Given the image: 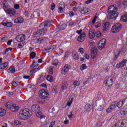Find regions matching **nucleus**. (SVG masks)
<instances>
[{
	"label": "nucleus",
	"mask_w": 127,
	"mask_h": 127,
	"mask_svg": "<svg viewBox=\"0 0 127 127\" xmlns=\"http://www.w3.org/2000/svg\"><path fill=\"white\" fill-rule=\"evenodd\" d=\"M118 8L114 5H111L109 7L108 12L109 13L107 18L108 19H117L119 15V12H117Z\"/></svg>",
	"instance_id": "1"
},
{
	"label": "nucleus",
	"mask_w": 127,
	"mask_h": 127,
	"mask_svg": "<svg viewBox=\"0 0 127 127\" xmlns=\"http://www.w3.org/2000/svg\"><path fill=\"white\" fill-rule=\"evenodd\" d=\"M31 116H32V112L28 108H25L20 111L19 114V119L25 121V120L29 119Z\"/></svg>",
	"instance_id": "2"
},
{
	"label": "nucleus",
	"mask_w": 127,
	"mask_h": 127,
	"mask_svg": "<svg viewBox=\"0 0 127 127\" xmlns=\"http://www.w3.org/2000/svg\"><path fill=\"white\" fill-rule=\"evenodd\" d=\"M5 107L7 109L10 110L11 112L15 113L18 111V107L16 106L15 104H13L12 102H8L5 104Z\"/></svg>",
	"instance_id": "3"
},
{
	"label": "nucleus",
	"mask_w": 127,
	"mask_h": 127,
	"mask_svg": "<svg viewBox=\"0 0 127 127\" xmlns=\"http://www.w3.org/2000/svg\"><path fill=\"white\" fill-rule=\"evenodd\" d=\"M52 22V20H47L44 22L42 23L40 25L39 27L41 28L42 26H44L43 29H44V32H47V27H50V24Z\"/></svg>",
	"instance_id": "4"
},
{
	"label": "nucleus",
	"mask_w": 127,
	"mask_h": 127,
	"mask_svg": "<svg viewBox=\"0 0 127 127\" xmlns=\"http://www.w3.org/2000/svg\"><path fill=\"white\" fill-rule=\"evenodd\" d=\"M122 24L121 23L115 24L111 28V32H112V33H117V32H119L122 29Z\"/></svg>",
	"instance_id": "5"
},
{
	"label": "nucleus",
	"mask_w": 127,
	"mask_h": 127,
	"mask_svg": "<svg viewBox=\"0 0 127 127\" xmlns=\"http://www.w3.org/2000/svg\"><path fill=\"white\" fill-rule=\"evenodd\" d=\"M107 42V41L106 40V39H101L98 43V48L100 50H102L103 48H105V46H106V43Z\"/></svg>",
	"instance_id": "6"
},
{
	"label": "nucleus",
	"mask_w": 127,
	"mask_h": 127,
	"mask_svg": "<svg viewBox=\"0 0 127 127\" xmlns=\"http://www.w3.org/2000/svg\"><path fill=\"white\" fill-rule=\"evenodd\" d=\"M16 40L18 42H22L25 40V35L21 34L16 37Z\"/></svg>",
	"instance_id": "7"
},
{
	"label": "nucleus",
	"mask_w": 127,
	"mask_h": 127,
	"mask_svg": "<svg viewBox=\"0 0 127 127\" xmlns=\"http://www.w3.org/2000/svg\"><path fill=\"white\" fill-rule=\"evenodd\" d=\"M44 30L42 28L39 30H38L36 33H34L33 34V36L34 37H37V36H40V35H44Z\"/></svg>",
	"instance_id": "8"
},
{
	"label": "nucleus",
	"mask_w": 127,
	"mask_h": 127,
	"mask_svg": "<svg viewBox=\"0 0 127 127\" xmlns=\"http://www.w3.org/2000/svg\"><path fill=\"white\" fill-rule=\"evenodd\" d=\"M48 95V93L46 92L45 90H42L41 92H40V94L39 95V97L40 98H42V99L45 100V99H47Z\"/></svg>",
	"instance_id": "9"
},
{
	"label": "nucleus",
	"mask_w": 127,
	"mask_h": 127,
	"mask_svg": "<svg viewBox=\"0 0 127 127\" xmlns=\"http://www.w3.org/2000/svg\"><path fill=\"white\" fill-rule=\"evenodd\" d=\"M71 68V66L70 65L66 64L62 69L61 71L62 74L63 75H65L66 73L69 71V69Z\"/></svg>",
	"instance_id": "10"
},
{
	"label": "nucleus",
	"mask_w": 127,
	"mask_h": 127,
	"mask_svg": "<svg viewBox=\"0 0 127 127\" xmlns=\"http://www.w3.org/2000/svg\"><path fill=\"white\" fill-rule=\"evenodd\" d=\"M65 6H66V4L65 3L62 2L59 4V9L58 10V12L60 13H62L63 12V9L65 8Z\"/></svg>",
	"instance_id": "11"
},
{
	"label": "nucleus",
	"mask_w": 127,
	"mask_h": 127,
	"mask_svg": "<svg viewBox=\"0 0 127 127\" xmlns=\"http://www.w3.org/2000/svg\"><path fill=\"white\" fill-rule=\"evenodd\" d=\"M5 11L8 14H9L10 16H12V15H14V14H15V11H14V9L10 8V7Z\"/></svg>",
	"instance_id": "12"
},
{
	"label": "nucleus",
	"mask_w": 127,
	"mask_h": 127,
	"mask_svg": "<svg viewBox=\"0 0 127 127\" xmlns=\"http://www.w3.org/2000/svg\"><path fill=\"white\" fill-rule=\"evenodd\" d=\"M31 110L34 113H37L40 111V106L37 105H34L32 106Z\"/></svg>",
	"instance_id": "13"
},
{
	"label": "nucleus",
	"mask_w": 127,
	"mask_h": 127,
	"mask_svg": "<svg viewBox=\"0 0 127 127\" xmlns=\"http://www.w3.org/2000/svg\"><path fill=\"white\" fill-rule=\"evenodd\" d=\"M96 109L99 112L104 110V105L102 102H98L96 103Z\"/></svg>",
	"instance_id": "14"
},
{
	"label": "nucleus",
	"mask_w": 127,
	"mask_h": 127,
	"mask_svg": "<svg viewBox=\"0 0 127 127\" xmlns=\"http://www.w3.org/2000/svg\"><path fill=\"white\" fill-rule=\"evenodd\" d=\"M66 27H67L66 24H63L61 26L59 25L57 26L56 30L57 32H58V31H60V30H64V29H66Z\"/></svg>",
	"instance_id": "15"
},
{
	"label": "nucleus",
	"mask_w": 127,
	"mask_h": 127,
	"mask_svg": "<svg viewBox=\"0 0 127 127\" xmlns=\"http://www.w3.org/2000/svg\"><path fill=\"white\" fill-rule=\"evenodd\" d=\"M106 85L107 87H112L113 86V77H109L108 78L106 82Z\"/></svg>",
	"instance_id": "16"
},
{
	"label": "nucleus",
	"mask_w": 127,
	"mask_h": 127,
	"mask_svg": "<svg viewBox=\"0 0 127 127\" xmlns=\"http://www.w3.org/2000/svg\"><path fill=\"white\" fill-rule=\"evenodd\" d=\"M46 75H44V73H42L41 74L40 76L39 77L38 79L37 80L38 82H39V83H42V82H44V81H45V79Z\"/></svg>",
	"instance_id": "17"
},
{
	"label": "nucleus",
	"mask_w": 127,
	"mask_h": 127,
	"mask_svg": "<svg viewBox=\"0 0 127 127\" xmlns=\"http://www.w3.org/2000/svg\"><path fill=\"white\" fill-rule=\"evenodd\" d=\"M85 37L86 34L85 33H83L77 38V40L78 41H79V42H83L84 40H85Z\"/></svg>",
	"instance_id": "18"
},
{
	"label": "nucleus",
	"mask_w": 127,
	"mask_h": 127,
	"mask_svg": "<svg viewBox=\"0 0 127 127\" xmlns=\"http://www.w3.org/2000/svg\"><path fill=\"white\" fill-rule=\"evenodd\" d=\"M2 4H3V8L4 9V10H6L7 9H8L9 8H10V7L9 6V5H8V3H7V1H6V0H4L2 2Z\"/></svg>",
	"instance_id": "19"
},
{
	"label": "nucleus",
	"mask_w": 127,
	"mask_h": 127,
	"mask_svg": "<svg viewBox=\"0 0 127 127\" xmlns=\"http://www.w3.org/2000/svg\"><path fill=\"white\" fill-rule=\"evenodd\" d=\"M85 111H86V112H88L89 113V112H91V111L93 110V106L90 104H86L85 105Z\"/></svg>",
	"instance_id": "20"
},
{
	"label": "nucleus",
	"mask_w": 127,
	"mask_h": 127,
	"mask_svg": "<svg viewBox=\"0 0 127 127\" xmlns=\"http://www.w3.org/2000/svg\"><path fill=\"white\" fill-rule=\"evenodd\" d=\"M56 47H57V45H51L48 49H46L45 50L47 52H51V51L55 49Z\"/></svg>",
	"instance_id": "21"
},
{
	"label": "nucleus",
	"mask_w": 127,
	"mask_h": 127,
	"mask_svg": "<svg viewBox=\"0 0 127 127\" xmlns=\"http://www.w3.org/2000/svg\"><path fill=\"white\" fill-rule=\"evenodd\" d=\"M8 73L9 74H13L15 73V67L14 66H11L7 69Z\"/></svg>",
	"instance_id": "22"
},
{
	"label": "nucleus",
	"mask_w": 127,
	"mask_h": 127,
	"mask_svg": "<svg viewBox=\"0 0 127 127\" xmlns=\"http://www.w3.org/2000/svg\"><path fill=\"white\" fill-rule=\"evenodd\" d=\"M67 88H68V83H67V81H64L62 85V89L64 90H66Z\"/></svg>",
	"instance_id": "23"
},
{
	"label": "nucleus",
	"mask_w": 127,
	"mask_h": 127,
	"mask_svg": "<svg viewBox=\"0 0 127 127\" xmlns=\"http://www.w3.org/2000/svg\"><path fill=\"white\" fill-rule=\"evenodd\" d=\"M1 24L4 26H6L7 27H11V26H12V23L10 22H2Z\"/></svg>",
	"instance_id": "24"
},
{
	"label": "nucleus",
	"mask_w": 127,
	"mask_h": 127,
	"mask_svg": "<svg viewBox=\"0 0 127 127\" xmlns=\"http://www.w3.org/2000/svg\"><path fill=\"white\" fill-rule=\"evenodd\" d=\"M110 26V23L107 22L104 23V26H103V31H106L108 30V29L109 28V27Z\"/></svg>",
	"instance_id": "25"
},
{
	"label": "nucleus",
	"mask_w": 127,
	"mask_h": 127,
	"mask_svg": "<svg viewBox=\"0 0 127 127\" xmlns=\"http://www.w3.org/2000/svg\"><path fill=\"white\" fill-rule=\"evenodd\" d=\"M8 65V63L7 62H5L3 64H0V69L1 70H3L5 68H6L7 67V65Z\"/></svg>",
	"instance_id": "26"
},
{
	"label": "nucleus",
	"mask_w": 127,
	"mask_h": 127,
	"mask_svg": "<svg viewBox=\"0 0 127 127\" xmlns=\"http://www.w3.org/2000/svg\"><path fill=\"white\" fill-rule=\"evenodd\" d=\"M6 114V111L2 108H0V117H3Z\"/></svg>",
	"instance_id": "27"
},
{
	"label": "nucleus",
	"mask_w": 127,
	"mask_h": 127,
	"mask_svg": "<svg viewBox=\"0 0 127 127\" xmlns=\"http://www.w3.org/2000/svg\"><path fill=\"white\" fill-rule=\"evenodd\" d=\"M95 35H96V34L94 32L89 31V36L90 38H91V39H93V38H94Z\"/></svg>",
	"instance_id": "28"
},
{
	"label": "nucleus",
	"mask_w": 127,
	"mask_h": 127,
	"mask_svg": "<svg viewBox=\"0 0 127 127\" xmlns=\"http://www.w3.org/2000/svg\"><path fill=\"white\" fill-rule=\"evenodd\" d=\"M47 80L49 81V82H53L54 81V79L53 78V76H52L51 74L48 75L47 77Z\"/></svg>",
	"instance_id": "29"
},
{
	"label": "nucleus",
	"mask_w": 127,
	"mask_h": 127,
	"mask_svg": "<svg viewBox=\"0 0 127 127\" xmlns=\"http://www.w3.org/2000/svg\"><path fill=\"white\" fill-rule=\"evenodd\" d=\"M37 103H39V104H43L45 102V100L41 97H40L37 98Z\"/></svg>",
	"instance_id": "30"
},
{
	"label": "nucleus",
	"mask_w": 127,
	"mask_h": 127,
	"mask_svg": "<svg viewBox=\"0 0 127 127\" xmlns=\"http://www.w3.org/2000/svg\"><path fill=\"white\" fill-rule=\"evenodd\" d=\"M121 20L123 22H127V14L124 16H122L121 18Z\"/></svg>",
	"instance_id": "31"
},
{
	"label": "nucleus",
	"mask_w": 127,
	"mask_h": 127,
	"mask_svg": "<svg viewBox=\"0 0 127 127\" xmlns=\"http://www.w3.org/2000/svg\"><path fill=\"white\" fill-rule=\"evenodd\" d=\"M110 107L113 108V110H114V109H116V108H117V107H118L117 102L115 101V102H112V104L110 105Z\"/></svg>",
	"instance_id": "32"
},
{
	"label": "nucleus",
	"mask_w": 127,
	"mask_h": 127,
	"mask_svg": "<svg viewBox=\"0 0 127 127\" xmlns=\"http://www.w3.org/2000/svg\"><path fill=\"white\" fill-rule=\"evenodd\" d=\"M36 57V53L34 52H32L30 54V58L31 59H34V58H35Z\"/></svg>",
	"instance_id": "33"
},
{
	"label": "nucleus",
	"mask_w": 127,
	"mask_h": 127,
	"mask_svg": "<svg viewBox=\"0 0 127 127\" xmlns=\"http://www.w3.org/2000/svg\"><path fill=\"white\" fill-rule=\"evenodd\" d=\"M123 106H124V103L122 102V101L117 102V107L119 109H121L122 108Z\"/></svg>",
	"instance_id": "34"
},
{
	"label": "nucleus",
	"mask_w": 127,
	"mask_h": 127,
	"mask_svg": "<svg viewBox=\"0 0 127 127\" xmlns=\"http://www.w3.org/2000/svg\"><path fill=\"white\" fill-rule=\"evenodd\" d=\"M120 52L121 51H116V53H115V58L114 59L115 61H117V60H118V57H119V55H120Z\"/></svg>",
	"instance_id": "35"
},
{
	"label": "nucleus",
	"mask_w": 127,
	"mask_h": 127,
	"mask_svg": "<svg viewBox=\"0 0 127 127\" xmlns=\"http://www.w3.org/2000/svg\"><path fill=\"white\" fill-rule=\"evenodd\" d=\"M113 110V108L110 106L106 110V112L108 113V114H109V113H112Z\"/></svg>",
	"instance_id": "36"
},
{
	"label": "nucleus",
	"mask_w": 127,
	"mask_h": 127,
	"mask_svg": "<svg viewBox=\"0 0 127 127\" xmlns=\"http://www.w3.org/2000/svg\"><path fill=\"white\" fill-rule=\"evenodd\" d=\"M72 102H73V98H69V101L67 103V105L68 106V107H70V106H71V104H72Z\"/></svg>",
	"instance_id": "37"
},
{
	"label": "nucleus",
	"mask_w": 127,
	"mask_h": 127,
	"mask_svg": "<svg viewBox=\"0 0 127 127\" xmlns=\"http://www.w3.org/2000/svg\"><path fill=\"white\" fill-rule=\"evenodd\" d=\"M85 69H87V66L86 65V64H82L80 66V70L83 71V70H85Z\"/></svg>",
	"instance_id": "38"
},
{
	"label": "nucleus",
	"mask_w": 127,
	"mask_h": 127,
	"mask_svg": "<svg viewBox=\"0 0 127 127\" xmlns=\"http://www.w3.org/2000/svg\"><path fill=\"white\" fill-rule=\"evenodd\" d=\"M20 125H21V123L20 122H19V121H17V120H15L14 121V125L16 126H20Z\"/></svg>",
	"instance_id": "39"
},
{
	"label": "nucleus",
	"mask_w": 127,
	"mask_h": 127,
	"mask_svg": "<svg viewBox=\"0 0 127 127\" xmlns=\"http://www.w3.org/2000/svg\"><path fill=\"white\" fill-rule=\"evenodd\" d=\"M91 53L97 54L98 53V50H97L96 48H93L91 50Z\"/></svg>",
	"instance_id": "40"
},
{
	"label": "nucleus",
	"mask_w": 127,
	"mask_h": 127,
	"mask_svg": "<svg viewBox=\"0 0 127 127\" xmlns=\"http://www.w3.org/2000/svg\"><path fill=\"white\" fill-rule=\"evenodd\" d=\"M16 20H17L18 23H22V22L23 21V18H18L16 19Z\"/></svg>",
	"instance_id": "41"
},
{
	"label": "nucleus",
	"mask_w": 127,
	"mask_h": 127,
	"mask_svg": "<svg viewBox=\"0 0 127 127\" xmlns=\"http://www.w3.org/2000/svg\"><path fill=\"white\" fill-rule=\"evenodd\" d=\"M36 113H37L36 114V117H37V118H40V117L42 114V112H40V111H39V112H36Z\"/></svg>",
	"instance_id": "42"
},
{
	"label": "nucleus",
	"mask_w": 127,
	"mask_h": 127,
	"mask_svg": "<svg viewBox=\"0 0 127 127\" xmlns=\"http://www.w3.org/2000/svg\"><path fill=\"white\" fill-rule=\"evenodd\" d=\"M74 86H79L80 85V82L77 80H75L73 83Z\"/></svg>",
	"instance_id": "43"
},
{
	"label": "nucleus",
	"mask_w": 127,
	"mask_h": 127,
	"mask_svg": "<svg viewBox=\"0 0 127 127\" xmlns=\"http://www.w3.org/2000/svg\"><path fill=\"white\" fill-rule=\"evenodd\" d=\"M58 64V60H56L54 62L52 63V65L54 66H57Z\"/></svg>",
	"instance_id": "44"
},
{
	"label": "nucleus",
	"mask_w": 127,
	"mask_h": 127,
	"mask_svg": "<svg viewBox=\"0 0 127 127\" xmlns=\"http://www.w3.org/2000/svg\"><path fill=\"white\" fill-rule=\"evenodd\" d=\"M73 57L75 60H78V59H79V56L77 54H73Z\"/></svg>",
	"instance_id": "45"
},
{
	"label": "nucleus",
	"mask_w": 127,
	"mask_h": 127,
	"mask_svg": "<svg viewBox=\"0 0 127 127\" xmlns=\"http://www.w3.org/2000/svg\"><path fill=\"white\" fill-rule=\"evenodd\" d=\"M39 70V67L38 68H36L35 66H34L33 68V69H32V72L33 73H35V72L37 71L36 70Z\"/></svg>",
	"instance_id": "46"
},
{
	"label": "nucleus",
	"mask_w": 127,
	"mask_h": 127,
	"mask_svg": "<svg viewBox=\"0 0 127 127\" xmlns=\"http://www.w3.org/2000/svg\"><path fill=\"white\" fill-rule=\"evenodd\" d=\"M69 114H70L67 115V117H68L69 120H71V119H72V117H73V114H72V112H69Z\"/></svg>",
	"instance_id": "47"
},
{
	"label": "nucleus",
	"mask_w": 127,
	"mask_h": 127,
	"mask_svg": "<svg viewBox=\"0 0 127 127\" xmlns=\"http://www.w3.org/2000/svg\"><path fill=\"white\" fill-rule=\"evenodd\" d=\"M97 57V54L91 53V58L93 59H95Z\"/></svg>",
	"instance_id": "48"
},
{
	"label": "nucleus",
	"mask_w": 127,
	"mask_h": 127,
	"mask_svg": "<svg viewBox=\"0 0 127 127\" xmlns=\"http://www.w3.org/2000/svg\"><path fill=\"white\" fill-rule=\"evenodd\" d=\"M27 73L28 74H30V75H32V74H33L32 72V69H31V68L27 70Z\"/></svg>",
	"instance_id": "49"
},
{
	"label": "nucleus",
	"mask_w": 127,
	"mask_h": 127,
	"mask_svg": "<svg viewBox=\"0 0 127 127\" xmlns=\"http://www.w3.org/2000/svg\"><path fill=\"white\" fill-rule=\"evenodd\" d=\"M12 85L14 87H17V82L14 81L11 83Z\"/></svg>",
	"instance_id": "50"
},
{
	"label": "nucleus",
	"mask_w": 127,
	"mask_h": 127,
	"mask_svg": "<svg viewBox=\"0 0 127 127\" xmlns=\"http://www.w3.org/2000/svg\"><path fill=\"white\" fill-rule=\"evenodd\" d=\"M55 8V4L54 3H53L51 6V9L52 10H53Z\"/></svg>",
	"instance_id": "51"
},
{
	"label": "nucleus",
	"mask_w": 127,
	"mask_h": 127,
	"mask_svg": "<svg viewBox=\"0 0 127 127\" xmlns=\"http://www.w3.org/2000/svg\"><path fill=\"white\" fill-rule=\"evenodd\" d=\"M14 7L15 9H18L19 8V5L18 4H16L14 5Z\"/></svg>",
	"instance_id": "52"
},
{
	"label": "nucleus",
	"mask_w": 127,
	"mask_h": 127,
	"mask_svg": "<svg viewBox=\"0 0 127 127\" xmlns=\"http://www.w3.org/2000/svg\"><path fill=\"white\" fill-rule=\"evenodd\" d=\"M64 125H68L69 124V120L67 118H65V121H64Z\"/></svg>",
	"instance_id": "53"
},
{
	"label": "nucleus",
	"mask_w": 127,
	"mask_h": 127,
	"mask_svg": "<svg viewBox=\"0 0 127 127\" xmlns=\"http://www.w3.org/2000/svg\"><path fill=\"white\" fill-rule=\"evenodd\" d=\"M74 24H75V22H71L68 24V26H71V27H72Z\"/></svg>",
	"instance_id": "54"
},
{
	"label": "nucleus",
	"mask_w": 127,
	"mask_h": 127,
	"mask_svg": "<svg viewBox=\"0 0 127 127\" xmlns=\"http://www.w3.org/2000/svg\"><path fill=\"white\" fill-rule=\"evenodd\" d=\"M97 19V16H95L93 19V20H92V23L93 24H94L96 22V20Z\"/></svg>",
	"instance_id": "55"
},
{
	"label": "nucleus",
	"mask_w": 127,
	"mask_h": 127,
	"mask_svg": "<svg viewBox=\"0 0 127 127\" xmlns=\"http://www.w3.org/2000/svg\"><path fill=\"white\" fill-rule=\"evenodd\" d=\"M69 14L70 17H72V16H74V13L73 12V11H70Z\"/></svg>",
	"instance_id": "56"
},
{
	"label": "nucleus",
	"mask_w": 127,
	"mask_h": 127,
	"mask_svg": "<svg viewBox=\"0 0 127 127\" xmlns=\"http://www.w3.org/2000/svg\"><path fill=\"white\" fill-rule=\"evenodd\" d=\"M92 1H93V0H88L86 1H85V3H86V4H89V3H91V2H92Z\"/></svg>",
	"instance_id": "57"
},
{
	"label": "nucleus",
	"mask_w": 127,
	"mask_h": 127,
	"mask_svg": "<svg viewBox=\"0 0 127 127\" xmlns=\"http://www.w3.org/2000/svg\"><path fill=\"white\" fill-rule=\"evenodd\" d=\"M101 35H102V34L100 32H98L97 33V37H101Z\"/></svg>",
	"instance_id": "58"
},
{
	"label": "nucleus",
	"mask_w": 127,
	"mask_h": 127,
	"mask_svg": "<svg viewBox=\"0 0 127 127\" xmlns=\"http://www.w3.org/2000/svg\"><path fill=\"white\" fill-rule=\"evenodd\" d=\"M83 10H84V12H85V13H87V12H89V11L88 10V8L87 7L84 8Z\"/></svg>",
	"instance_id": "59"
},
{
	"label": "nucleus",
	"mask_w": 127,
	"mask_h": 127,
	"mask_svg": "<svg viewBox=\"0 0 127 127\" xmlns=\"http://www.w3.org/2000/svg\"><path fill=\"white\" fill-rule=\"evenodd\" d=\"M23 78H24V79H29V78H30V76H29V75H24Z\"/></svg>",
	"instance_id": "60"
},
{
	"label": "nucleus",
	"mask_w": 127,
	"mask_h": 127,
	"mask_svg": "<svg viewBox=\"0 0 127 127\" xmlns=\"http://www.w3.org/2000/svg\"><path fill=\"white\" fill-rule=\"evenodd\" d=\"M11 42H12V40H10L8 41V42H7V45H10V44H11Z\"/></svg>",
	"instance_id": "61"
},
{
	"label": "nucleus",
	"mask_w": 127,
	"mask_h": 127,
	"mask_svg": "<svg viewBox=\"0 0 127 127\" xmlns=\"http://www.w3.org/2000/svg\"><path fill=\"white\" fill-rule=\"evenodd\" d=\"M69 53L68 52H66L65 53V55H64V57L65 58H66V57H69Z\"/></svg>",
	"instance_id": "62"
},
{
	"label": "nucleus",
	"mask_w": 127,
	"mask_h": 127,
	"mask_svg": "<svg viewBox=\"0 0 127 127\" xmlns=\"http://www.w3.org/2000/svg\"><path fill=\"white\" fill-rule=\"evenodd\" d=\"M84 57L86 58V59H90V57L87 54L84 55Z\"/></svg>",
	"instance_id": "63"
},
{
	"label": "nucleus",
	"mask_w": 127,
	"mask_h": 127,
	"mask_svg": "<svg viewBox=\"0 0 127 127\" xmlns=\"http://www.w3.org/2000/svg\"><path fill=\"white\" fill-rule=\"evenodd\" d=\"M79 52H80V53L83 54L84 52H83V48H79Z\"/></svg>",
	"instance_id": "64"
}]
</instances>
